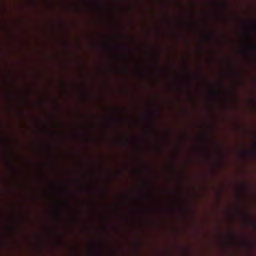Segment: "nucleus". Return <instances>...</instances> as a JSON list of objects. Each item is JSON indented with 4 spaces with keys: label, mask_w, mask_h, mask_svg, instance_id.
<instances>
[{
    "label": "nucleus",
    "mask_w": 256,
    "mask_h": 256,
    "mask_svg": "<svg viewBox=\"0 0 256 256\" xmlns=\"http://www.w3.org/2000/svg\"><path fill=\"white\" fill-rule=\"evenodd\" d=\"M248 218H249L248 216ZM248 222L250 224H251L253 226H256V223L255 222H252L251 220H250V219H248Z\"/></svg>",
    "instance_id": "20e7f679"
},
{
    "label": "nucleus",
    "mask_w": 256,
    "mask_h": 256,
    "mask_svg": "<svg viewBox=\"0 0 256 256\" xmlns=\"http://www.w3.org/2000/svg\"><path fill=\"white\" fill-rule=\"evenodd\" d=\"M202 138H203L204 140H205V139H206V138H204V136L202 137Z\"/></svg>",
    "instance_id": "f8f14e48"
},
{
    "label": "nucleus",
    "mask_w": 256,
    "mask_h": 256,
    "mask_svg": "<svg viewBox=\"0 0 256 256\" xmlns=\"http://www.w3.org/2000/svg\"><path fill=\"white\" fill-rule=\"evenodd\" d=\"M218 84H219V86H222V84L221 83Z\"/></svg>",
    "instance_id": "9b49d317"
},
{
    "label": "nucleus",
    "mask_w": 256,
    "mask_h": 256,
    "mask_svg": "<svg viewBox=\"0 0 256 256\" xmlns=\"http://www.w3.org/2000/svg\"><path fill=\"white\" fill-rule=\"evenodd\" d=\"M98 8H99L100 10H102V9L103 8L102 6H100V5L98 4Z\"/></svg>",
    "instance_id": "0eeeda50"
},
{
    "label": "nucleus",
    "mask_w": 256,
    "mask_h": 256,
    "mask_svg": "<svg viewBox=\"0 0 256 256\" xmlns=\"http://www.w3.org/2000/svg\"><path fill=\"white\" fill-rule=\"evenodd\" d=\"M176 192L177 193H180V192L179 191H177Z\"/></svg>",
    "instance_id": "4468645a"
},
{
    "label": "nucleus",
    "mask_w": 256,
    "mask_h": 256,
    "mask_svg": "<svg viewBox=\"0 0 256 256\" xmlns=\"http://www.w3.org/2000/svg\"><path fill=\"white\" fill-rule=\"evenodd\" d=\"M241 190L243 192L244 190V186H242Z\"/></svg>",
    "instance_id": "423d86ee"
},
{
    "label": "nucleus",
    "mask_w": 256,
    "mask_h": 256,
    "mask_svg": "<svg viewBox=\"0 0 256 256\" xmlns=\"http://www.w3.org/2000/svg\"><path fill=\"white\" fill-rule=\"evenodd\" d=\"M172 169H174V166H172Z\"/></svg>",
    "instance_id": "ddd939ff"
},
{
    "label": "nucleus",
    "mask_w": 256,
    "mask_h": 256,
    "mask_svg": "<svg viewBox=\"0 0 256 256\" xmlns=\"http://www.w3.org/2000/svg\"><path fill=\"white\" fill-rule=\"evenodd\" d=\"M228 244H229L228 242H227L226 243V246H228Z\"/></svg>",
    "instance_id": "6e6552de"
},
{
    "label": "nucleus",
    "mask_w": 256,
    "mask_h": 256,
    "mask_svg": "<svg viewBox=\"0 0 256 256\" xmlns=\"http://www.w3.org/2000/svg\"><path fill=\"white\" fill-rule=\"evenodd\" d=\"M251 48L254 52H255V55L254 56V60H256V44H253L252 46H251Z\"/></svg>",
    "instance_id": "f257e3e1"
},
{
    "label": "nucleus",
    "mask_w": 256,
    "mask_h": 256,
    "mask_svg": "<svg viewBox=\"0 0 256 256\" xmlns=\"http://www.w3.org/2000/svg\"><path fill=\"white\" fill-rule=\"evenodd\" d=\"M252 30L256 32V22H254L252 23Z\"/></svg>",
    "instance_id": "7ed1b4c3"
},
{
    "label": "nucleus",
    "mask_w": 256,
    "mask_h": 256,
    "mask_svg": "<svg viewBox=\"0 0 256 256\" xmlns=\"http://www.w3.org/2000/svg\"><path fill=\"white\" fill-rule=\"evenodd\" d=\"M247 152H244V154H247Z\"/></svg>",
    "instance_id": "9d476101"
},
{
    "label": "nucleus",
    "mask_w": 256,
    "mask_h": 256,
    "mask_svg": "<svg viewBox=\"0 0 256 256\" xmlns=\"http://www.w3.org/2000/svg\"><path fill=\"white\" fill-rule=\"evenodd\" d=\"M252 152L254 154H256V150H254Z\"/></svg>",
    "instance_id": "39448f33"
},
{
    "label": "nucleus",
    "mask_w": 256,
    "mask_h": 256,
    "mask_svg": "<svg viewBox=\"0 0 256 256\" xmlns=\"http://www.w3.org/2000/svg\"><path fill=\"white\" fill-rule=\"evenodd\" d=\"M157 60H158V58H157V56H156V58H155V60H156V61H157Z\"/></svg>",
    "instance_id": "1a4fd4ad"
},
{
    "label": "nucleus",
    "mask_w": 256,
    "mask_h": 256,
    "mask_svg": "<svg viewBox=\"0 0 256 256\" xmlns=\"http://www.w3.org/2000/svg\"><path fill=\"white\" fill-rule=\"evenodd\" d=\"M206 38L208 40H210L212 38V34L211 33H208L206 34Z\"/></svg>",
    "instance_id": "f03ea898"
}]
</instances>
